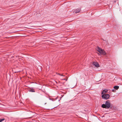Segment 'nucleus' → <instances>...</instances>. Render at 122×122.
Here are the masks:
<instances>
[{"instance_id": "4", "label": "nucleus", "mask_w": 122, "mask_h": 122, "mask_svg": "<svg viewBox=\"0 0 122 122\" xmlns=\"http://www.w3.org/2000/svg\"><path fill=\"white\" fill-rule=\"evenodd\" d=\"M92 64L95 66V67L97 68L98 67L100 66L98 62H93L92 63Z\"/></svg>"}, {"instance_id": "1", "label": "nucleus", "mask_w": 122, "mask_h": 122, "mask_svg": "<svg viewBox=\"0 0 122 122\" xmlns=\"http://www.w3.org/2000/svg\"><path fill=\"white\" fill-rule=\"evenodd\" d=\"M110 101L108 100L106 101L105 104H102L101 107L103 108L106 109H108L110 107L111 105L110 102Z\"/></svg>"}, {"instance_id": "3", "label": "nucleus", "mask_w": 122, "mask_h": 122, "mask_svg": "<svg viewBox=\"0 0 122 122\" xmlns=\"http://www.w3.org/2000/svg\"><path fill=\"white\" fill-rule=\"evenodd\" d=\"M102 98L104 99L107 100L109 99L110 95L108 94H104L102 96Z\"/></svg>"}, {"instance_id": "12", "label": "nucleus", "mask_w": 122, "mask_h": 122, "mask_svg": "<svg viewBox=\"0 0 122 122\" xmlns=\"http://www.w3.org/2000/svg\"><path fill=\"white\" fill-rule=\"evenodd\" d=\"M58 75H60H60H61V74H59V73H58Z\"/></svg>"}, {"instance_id": "7", "label": "nucleus", "mask_w": 122, "mask_h": 122, "mask_svg": "<svg viewBox=\"0 0 122 122\" xmlns=\"http://www.w3.org/2000/svg\"><path fill=\"white\" fill-rule=\"evenodd\" d=\"M114 88L116 90H117L119 88V86H115L114 87Z\"/></svg>"}, {"instance_id": "11", "label": "nucleus", "mask_w": 122, "mask_h": 122, "mask_svg": "<svg viewBox=\"0 0 122 122\" xmlns=\"http://www.w3.org/2000/svg\"><path fill=\"white\" fill-rule=\"evenodd\" d=\"M63 80H66V81L67 80H66V79H63Z\"/></svg>"}, {"instance_id": "14", "label": "nucleus", "mask_w": 122, "mask_h": 122, "mask_svg": "<svg viewBox=\"0 0 122 122\" xmlns=\"http://www.w3.org/2000/svg\"><path fill=\"white\" fill-rule=\"evenodd\" d=\"M60 101V100H59L58 101Z\"/></svg>"}, {"instance_id": "13", "label": "nucleus", "mask_w": 122, "mask_h": 122, "mask_svg": "<svg viewBox=\"0 0 122 122\" xmlns=\"http://www.w3.org/2000/svg\"><path fill=\"white\" fill-rule=\"evenodd\" d=\"M61 76H64L63 75H61Z\"/></svg>"}, {"instance_id": "5", "label": "nucleus", "mask_w": 122, "mask_h": 122, "mask_svg": "<svg viewBox=\"0 0 122 122\" xmlns=\"http://www.w3.org/2000/svg\"><path fill=\"white\" fill-rule=\"evenodd\" d=\"M81 7H79L78 8L76 9L74 11V12L75 13H77L79 12L81 10Z\"/></svg>"}, {"instance_id": "8", "label": "nucleus", "mask_w": 122, "mask_h": 122, "mask_svg": "<svg viewBox=\"0 0 122 122\" xmlns=\"http://www.w3.org/2000/svg\"><path fill=\"white\" fill-rule=\"evenodd\" d=\"M29 91L30 92H35V90L33 89H30L29 90Z\"/></svg>"}, {"instance_id": "2", "label": "nucleus", "mask_w": 122, "mask_h": 122, "mask_svg": "<svg viewBox=\"0 0 122 122\" xmlns=\"http://www.w3.org/2000/svg\"><path fill=\"white\" fill-rule=\"evenodd\" d=\"M97 50L100 54H102L103 55H105L106 54V52L104 50L102 49L99 47H98L97 48Z\"/></svg>"}, {"instance_id": "6", "label": "nucleus", "mask_w": 122, "mask_h": 122, "mask_svg": "<svg viewBox=\"0 0 122 122\" xmlns=\"http://www.w3.org/2000/svg\"><path fill=\"white\" fill-rule=\"evenodd\" d=\"M107 89H104V90L102 92V94H105V93L107 92Z\"/></svg>"}, {"instance_id": "9", "label": "nucleus", "mask_w": 122, "mask_h": 122, "mask_svg": "<svg viewBox=\"0 0 122 122\" xmlns=\"http://www.w3.org/2000/svg\"><path fill=\"white\" fill-rule=\"evenodd\" d=\"M5 120V119L4 118L1 119H0V122H1L2 121H3L4 120Z\"/></svg>"}, {"instance_id": "10", "label": "nucleus", "mask_w": 122, "mask_h": 122, "mask_svg": "<svg viewBox=\"0 0 122 122\" xmlns=\"http://www.w3.org/2000/svg\"><path fill=\"white\" fill-rule=\"evenodd\" d=\"M112 91L113 92H115V90L114 89H113L112 90Z\"/></svg>"}]
</instances>
